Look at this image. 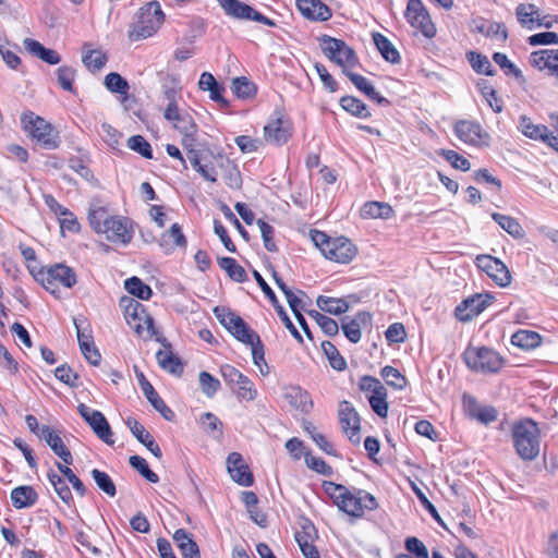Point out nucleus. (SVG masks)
<instances>
[{"instance_id":"43","label":"nucleus","mask_w":558,"mask_h":558,"mask_svg":"<svg viewBox=\"0 0 558 558\" xmlns=\"http://www.w3.org/2000/svg\"><path fill=\"white\" fill-rule=\"evenodd\" d=\"M124 288L130 294L141 300H149L153 294L150 287L137 277L126 279L124 281Z\"/></svg>"},{"instance_id":"63","label":"nucleus","mask_w":558,"mask_h":558,"mask_svg":"<svg viewBox=\"0 0 558 558\" xmlns=\"http://www.w3.org/2000/svg\"><path fill=\"white\" fill-rule=\"evenodd\" d=\"M110 217L111 216H109L104 209L99 208V209L92 211L88 216V219H89V223H90L92 228L97 233H102V231L106 230L105 228H107L106 223H107V220L110 219Z\"/></svg>"},{"instance_id":"36","label":"nucleus","mask_w":558,"mask_h":558,"mask_svg":"<svg viewBox=\"0 0 558 558\" xmlns=\"http://www.w3.org/2000/svg\"><path fill=\"white\" fill-rule=\"evenodd\" d=\"M373 40L383 58L393 64L400 62V54L391 41L380 33H373Z\"/></svg>"},{"instance_id":"60","label":"nucleus","mask_w":558,"mask_h":558,"mask_svg":"<svg viewBox=\"0 0 558 558\" xmlns=\"http://www.w3.org/2000/svg\"><path fill=\"white\" fill-rule=\"evenodd\" d=\"M407 550L413 555V558H428L427 547L417 537L411 536L405 539Z\"/></svg>"},{"instance_id":"19","label":"nucleus","mask_w":558,"mask_h":558,"mask_svg":"<svg viewBox=\"0 0 558 558\" xmlns=\"http://www.w3.org/2000/svg\"><path fill=\"white\" fill-rule=\"evenodd\" d=\"M471 32L482 34L488 38L504 43L508 37L505 24L493 22L483 17L472 20L470 24Z\"/></svg>"},{"instance_id":"64","label":"nucleus","mask_w":558,"mask_h":558,"mask_svg":"<svg viewBox=\"0 0 558 558\" xmlns=\"http://www.w3.org/2000/svg\"><path fill=\"white\" fill-rule=\"evenodd\" d=\"M305 463L310 469L322 475H330L332 473L330 465H328L322 458L314 457L310 452L305 453Z\"/></svg>"},{"instance_id":"57","label":"nucleus","mask_w":558,"mask_h":558,"mask_svg":"<svg viewBox=\"0 0 558 558\" xmlns=\"http://www.w3.org/2000/svg\"><path fill=\"white\" fill-rule=\"evenodd\" d=\"M58 82L60 86L68 92L73 93V81L75 77V70L71 66L63 65L57 70Z\"/></svg>"},{"instance_id":"38","label":"nucleus","mask_w":558,"mask_h":558,"mask_svg":"<svg viewBox=\"0 0 558 558\" xmlns=\"http://www.w3.org/2000/svg\"><path fill=\"white\" fill-rule=\"evenodd\" d=\"M393 209L387 203L367 202L361 209L363 218H383L388 219L392 216Z\"/></svg>"},{"instance_id":"18","label":"nucleus","mask_w":558,"mask_h":558,"mask_svg":"<svg viewBox=\"0 0 558 558\" xmlns=\"http://www.w3.org/2000/svg\"><path fill=\"white\" fill-rule=\"evenodd\" d=\"M227 469L234 482L248 487L254 483L253 474L248 465L244 463L242 456L239 452H231L227 458Z\"/></svg>"},{"instance_id":"15","label":"nucleus","mask_w":558,"mask_h":558,"mask_svg":"<svg viewBox=\"0 0 558 558\" xmlns=\"http://www.w3.org/2000/svg\"><path fill=\"white\" fill-rule=\"evenodd\" d=\"M134 373L137 378V381L141 386L142 391L145 397L151 404V407L158 411L162 417L167 421H173L174 413L173 411L165 403V401L159 397V395L154 389L153 385L146 379L144 373L137 367L134 366Z\"/></svg>"},{"instance_id":"55","label":"nucleus","mask_w":558,"mask_h":558,"mask_svg":"<svg viewBox=\"0 0 558 558\" xmlns=\"http://www.w3.org/2000/svg\"><path fill=\"white\" fill-rule=\"evenodd\" d=\"M233 93L239 98H248L255 94V85L246 77H236L232 82Z\"/></svg>"},{"instance_id":"48","label":"nucleus","mask_w":558,"mask_h":558,"mask_svg":"<svg viewBox=\"0 0 558 558\" xmlns=\"http://www.w3.org/2000/svg\"><path fill=\"white\" fill-rule=\"evenodd\" d=\"M130 465L135 469L145 480L150 483H158L159 476L153 472L146 460L140 456H131L129 459Z\"/></svg>"},{"instance_id":"4","label":"nucleus","mask_w":558,"mask_h":558,"mask_svg":"<svg viewBox=\"0 0 558 558\" xmlns=\"http://www.w3.org/2000/svg\"><path fill=\"white\" fill-rule=\"evenodd\" d=\"M320 48L324 54L332 62L342 68L343 73L350 71L357 63L355 51L343 40L323 35L320 38Z\"/></svg>"},{"instance_id":"11","label":"nucleus","mask_w":558,"mask_h":558,"mask_svg":"<svg viewBox=\"0 0 558 558\" xmlns=\"http://www.w3.org/2000/svg\"><path fill=\"white\" fill-rule=\"evenodd\" d=\"M405 17L409 23L418 28L424 36L433 37L435 27L430 21L429 14L421 0H409L405 11Z\"/></svg>"},{"instance_id":"28","label":"nucleus","mask_w":558,"mask_h":558,"mask_svg":"<svg viewBox=\"0 0 558 558\" xmlns=\"http://www.w3.org/2000/svg\"><path fill=\"white\" fill-rule=\"evenodd\" d=\"M23 45L29 53L38 57L48 64H58L61 61V57L56 50L44 47L35 39L25 38Z\"/></svg>"},{"instance_id":"22","label":"nucleus","mask_w":558,"mask_h":558,"mask_svg":"<svg viewBox=\"0 0 558 558\" xmlns=\"http://www.w3.org/2000/svg\"><path fill=\"white\" fill-rule=\"evenodd\" d=\"M264 135L267 143L282 145L290 137V129L287 121L280 117L270 120L264 128Z\"/></svg>"},{"instance_id":"9","label":"nucleus","mask_w":558,"mask_h":558,"mask_svg":"<svg viewBox=\"0 0 558 558\" xmlns=\"http://www.w3.org/2000/svg\"><path fill=\"white\" fill-rule=\"evenodd\" d=\"M217 2L223 9L225 13L233 19L252 20L268 26L276 25L272 20L240 0H217Z\"/></svg>"},{"instance_id":"62","label":"nucleus","mask_w":558,"mask_h":558,"mask_svg":"<svg viewBox=\"0 0 558 558\" xmlns=\"http://www.w3.org/2000/svg\"><path fill=\"white\" fill-rule=\"evenodd\" d=\"M531 46L558 45V34L555 32H542L527 37Z\"/></svg>"},{"instance_id":"12","label":"nucleus","mask_w":558,"mask_h":558,"mask_svg":"<svg viewBox=\"0 0 558 558\" xmlns=\"http://www.w3.org/2000/svg\"><path fill=\"white\" fill-rule=\"evenodd\" d=\"M338 416L341 428L348 435L350 441L355 445L360 444L361 420L349 401L340 402Z\"/></svg>"},{"instance_id":"32","label":"nucleus","mask_w":558,"mask_h":558,"mask_svg":"<svg viewBox=\"0 0 558 558\" xmlns=\"http://www.w3.org/2000/svg\"><path fill=\"white\" fill-rule=\"evenodd\" d=\"M158 365L166 372L174 376H181L183 373V364L170 349L159 350L156 353Z\"/></svg>"},{"instance_id":"44","label":"nucleus","mask_w":558,"mask_h":558,"mask_svg":"<svg viewBox=\"0 0 558 558\" xmlns=\"http://www.w3.org/2000/svg\"><path fill=\"white\" fill-rule=\"evenodd\" d=\"M47 476L60 499L66 505H70L73 500V496L64 480L53 471H49Z\"/></svg>"},{"instance_id":"33","label":"nucleus","mask_w":558,"mask_h":558,"mask_svg":"<svg viewBox=\"0 0 558 558\" xmlns=\"http://www.w3.org/2000/svg\"><path fill=\"white\" fill-rule=\"evenodd\" d=\"M46 271L51 279L64 288H72L77 281L74 270L64 264H56Z\"/></svg>"},{"instance_id":"47","label":"nucleus","mask_w":558,"mask_h":558,"mask_svg":"<svg viewBox=\"0 0 558 558\" xmlns=\"http://www.w3.org/2000/svg\"><path fill=\"white\" fill-rule=\"evenodd\" d=\"M468 60L475 72L485 75H495V70L486 56L471 51L468 53Z\"/></svg>"},{"instance_id":"58","label":"nucleus","mask_w":558,"mask_h":558,"mask_svg":"<svg viewBox=\"0 0 558 558\" xmlns=\"http://www.w3.org/2000/svg\"><path fill=\"white\" fill-rule=\"evenodd\" d=\"M440 155L451 163L456 169L462 171H469L471 169V162L463 156L459 155L454 150L442 149Z\"/></svg>"},{"instance_id":"30","label":"nucleus","mask_w":558,"mask_h":558,"mask_svg":"<svg viewBox=\"0 0 558 558\" xmlns=\"http://www.w3.org/2000/svg\"><path fill=\"white\" fill-rule=\"evenodd\" d=\"M371 320V315L367 312H360L350 322H342L341 329L344 336L352 342L357 343L361 340L362 331L361 325Z\"/></svg>"},{"instance_id":"26","label":"nucleus","mask_w":558,"mask_h":558,"mask_svg":"<svg viewBox=\"0 0 558 558\" xmlns=\"http://www.w3.org/2000/svg\"><path fill=\"white\" fill-rule=\"evenodd\" d=\"M557 20L558 17L544 14L534 4L525 5V27L529 29H535L539 27L550 28L553 27L554 22H558Z\"/></svg>"},{"instance_id":"31","label":"nucleus","mask_w":558,"mask_h":558,"mask_svg":"<svg viewBox=\"0 0 558 558\" xmlns=\"http://www.w3.org/2000/svg\"><path fill=\"white\" fill-rule=\"evenodd\" d=\"M37 499L38 495L32 486H19L11 492V501L16 509L32 507Z\"/></svg>"},{"instance_id":"17","label":"nucleus","mask_w":558,"mask_h":558,"mask_svg":"<svg viewBox=\"0 0 558 558\" xmlns=\"http://www.w3.org/2000/svg\"><path fill=\"white\" fill-rule=\"evenodd\" d=\"M120 305L124 307V316L129 326L138 336H143L144 327L142 325V319L147 313L144 305L130 296L121 298Z\"/></svg>"},{"instance_id":"14","label":"nucleus","mask_w":558,"mask_h":558,"mask_svg":"<svg viewBox=\"0 0 558 558\" xmlns=\"http://www.w3.org/2000/svg\"><path fill=\"white\" fill-rule=\"evenodd\" d=\"M476 265L485 271L498 286L506 287L510 283V272L507 266L490 255H480L476 257Z\"/></svg>"},{"instance_id":"3","label":"nucleus","mask_w":558,"mask_h":558,"mask_svg":"<svg viewBox=\"0 0 558 558\" xmlns=\"http://www.w3.org/2000/svg\"><path fill=\"white\" fill-rule=\"evenodd\" d=\"M376 498L360 488L347 489L337 507L353 518H362L365 510L372 511L378 508Z\"/></svg>"},{"instance_id":"54","label":"nucleus","mask_w":558,"mask_h":558,"mask_svg":"<svg viewBox=\"0 0 558 558\" xmlns=\"http://www.w3.org/2000/svg\"><path fill=\"white\" fill-rule=\"evenodd\" d=\"M250 345L252 347V357L254 364L259 367V371L263 375H267L269 371L265 362L264 345L258 335L255 341Z\"/></svg>"},{"instance_id":"34","label":"nucleus","mask_w":558,"mask_h":558,"mask_svg":"<svg viewBox=\"0 0 558 558\" xmlns=\"http://www.w3.org/2000/svg\"><path fill=\"white\" fill-rule=\"evenodd\" d=\"M160 246L167 252L186 246V239L179 223H173L168 231L161 234Z\"/></svg>"},{"instance_id":"46","label":"nucleus","mask_w":558,"mask_h":558,"mask_svg":"<svg viewBox=\"0 0 558 558\" xmlns=\"http://www.w3.org/2000/svg\"><path fill=\"white\" fill-rule=\"evenodd\" d=\"M322 349L326 354L330 366L336 371H344L347 368V362L339 353L338 349L330 341H323Z\"/></svg>"},{"instance_id":"50","label":"nucleus","mask_w":558,"mask_h":558,"mask_svg":"<svg viewBox=\"0 0 558 558\" xmlns=\"http://www.w3.org/2000/svg\"><path fill=\"white\" fill-rule=\"evenodd\" d=\"M381 376L387 385L395 389L402 390L407 386V378L392 366H385L381 369Z\"/></svg>"},{"instance_id":"6","label":"nucleus","mask_w":558,"mask_h":558,"mask_svg":"<svg viewBox=\"0 0 558 558\" xmlns=\"http://www.w3.org/2000/svg\"><path fill=\"white\" fill-rule=\"evenodd\" d=\"M463 355L466 365L475 372L496 373L502 365V357L486 347L468 348Z\"/></svg>"},{"instance_id":"8","label":"nucleus","mask_w":558,"mask_h":558,"mask_svg":"<svg viewBox=\"0 0 558 558\" xmlns=\"http://www.w3.org/2000/svg\"><path fill=\"white\" fill-rule=\"evenodd\" d=\"M77 411L93 432L107 445H113V433L105 415L98 410H92L84 403L77 405Z\"/></svg>"},{"instance_id":"2","label":"nucleus","mask_w":558,"mask_h":558,"mask_svg":"<svg viewBox=\"0 0 558 558\" xmlns=\"http://www.w3.org/2000/svg\"><path fill=\"white\" fill-rule=\"evenodd\" d=\"M165 21V14L158 1H150L137 13V21L131 26L128 37L137 41L155 34Z\"/></svg>"},{"instance_id":"40","label":"nucleus","mask_w":558,"mask_h":558,"mask_svg":"<svg viewBox=\"0 0 558 558\" xmlns=\"http://www.w3.org/2000/svg\"><path fill=\"white\" fill-rule=\"evenodd\" d=\"M340 106L343 110L348 111L349 113L356 118L366 119L371 117V111L368 110L367 106L356 97H341Z\"/></svg>"},{"instance_id":"35","label":"nucleus","mask_w":558,"mask_h":558,"mask_svg":"<svg viewBox=\"0 0 558 558\" xmlns=\"http://www.w3.org/2000/svg\"><path fill=\"white\" fill-rule=\"evenodd\" d=\"M107 54L100 49H90L89 44H84L82 62L90 71H99L107 63Z\"/></svg>"},{"instance_id":"24","label":"nucleus","mask_w":558,"mask_h":558,"mask_svg":"<svg viewBox=\"0 0 558 558\" xmlns=\"http://www.w3.org/2000/svg\"><path fill=\"white\" fill-rule=\"evenodd\" d=\"M126 425L130 428L133 436L141 444H143L156 458H161L162 452L160 447L154 440L149 432H147L140 422H137L135 418L129 417L126 420Z\"/></svg>"},{"instance_id":"23","label":"nucleus","mask_w":558,"mask_h":558,"mask_svg":"<svg viewBox=\"0 0 558 558\" xmlns=\"http://www.w3.org/2000/svg\"><path fill=\"white\" fill-rule=\"evenodd\" d=\"M105 228L102 231L106 234V238L111 242H120L126 244L132 239V231L128 228V221L123 219H119L116 217H110L107 220Z\"/></svg>"},{"instance_id":"56","label":"nucleus","mask_w":558,"mask_h":558,"mask_svg":"<svg viewBox=\"0 0 558 558\" xmlns=\"http://www.w3.org/2000/svg\"><path fill=\"white\" fill-rule=\"evenodd\" d=\"M257 226L259 228L265 248L269 252H277L278 248L274 241V227L262 219L257 220Z\"/></svg>"},{"instance_id":"29","label":"nucleus","mask_w":558,"mask_h":558,"mask_svg":"<svg viewBox=\"0 0 558 558\" xmlns=\"http://www.w3.org/2000/svg\"><path fill=\"white\" fill-rule=\"evenodd\" d=\"M345 75L349 80L354 84V86L365 94L369 99L376 101L379 105H388L389 101L385 97L380 96L372 83L364 76L353 73L351 71H345Z\"/></svg>"},{"instance_id":"61","label":"nucleus","mask_w":558,"mask_h":558,"mask_svg":"<svg viewBox=\"0 0 558 558\" xmlns=\"http://www.w3.org/2000/svg\"><path fill=\"white\" fill-rule=\"evenodd\" d=\"M493 60L497 63L507 75H513L515 77L521 76V70L514 65L505 53L495 52Z\"/></svg>"},{"instance_id":"10","label":"nucleus","mask_w":558,"mask_h":558,"mask_svg":"<svg viewBox=\"0 0 558 558\" xmlns=\"http://www.w3.org/2000/svg\"><path fill=\"white\" fill-rule=\"evenodd\" d=\"M494 300L488 293H477L463 300L454 311L460 322H470L480 315Z\"/></svg>"},{"instance_id":"45","label":"nucleus","mask_w":558,"mask_h":558,"mask_svg":"<svg viewBox=\"0 0 558 558\" xmlns=\"http://www.w3.org/2000/svg\"><path fill=\"white\" fill-rule=\"evenodd\" d=\"M90 475L100 490H102L109 497L116 496V485L111 477L106 472L100 471L98 469H93L90 471Z\"/></svg>"},{"instance_id":"5","label":"nucleus","mask_w":558,"mask_h":558,"mask_svg":"<svg viewBox=\"0 0 558 558\" xmlns=\"http://www.w3.org/2000/svg\"><path fill=\"white\" fill-rule=\"evenodd\" d=\"M24 128L36 142L45 149H56L59 146V136L51 124L43 118L27 112L22 116Z\"/></svg>"},{"instance_id":"52","label":"nucleus","mask_w":558,"mask_h":558,"mask_svg":"<svg viewBox=\"0 0 558 558\" xmlns=\"http://www.w3.org/2000/svg\"><path fill=\"white\" fill-rule=\"evenodd\" d=\"M128 147L147 159L153 158L150 144L142 135H133L128 140Z\"/></svg>"},{"instance_id":"49","label":"nucleus","mask_w":558,"mask_h":558,"mask_svg":"<svg viewBox=\"0 0 558 558\" xmlns=\"http://www.w3.org/2000/svg\"><path fill=\"white\" fill-rule=\"evenodd\" d=\"M105 86L111 93L126 95L129 92V83L125 78H123L119 73L112 72L106 75L105 77Z\"/></svg>"},{"instance_id":"20","label":"nucleus","mask_w":558,"mask_h":558,"mask_svg":"<svg viewBox=\"0 0 558 558\" xmlns=\"http://www.w3.org/2000/svg\"><path fill=\"white\" fill-rule=\"evenodd\" d=\"M39 438H43L50 449L65 463L72 464L73 457L70 450L64 445L63 440L59 435L54 433V430L48 426L44 425L40 427V434H38Z\"/></svg>"},{"instance_id":"25","label":"nucleus","mask_w":558,"mask_h":558,"mask_svg":"<svg viewBox=\"0 0 558 558\" xmlns=\"http://www.w3.org/2000/svg\"><path fill=\"white\" fill-rule=\"evenodd\" d=\"M541 451V430L533 420L525 418V460H532Z\"/></svg>"},{"instance_id":"41","label":"nucleus","mask_w":558,"mask_h":558,"mask_svg":"<svg viewBox=\"0 0 558 558\" xmlns=\"http://www.w3.org/2000/svg\"><path fill=\"white\" fill-rule=\"evenodd\" d=\"M286 399L289 401L290 405L304 413L310 412L313 408V402L308 393L300 388H292L288 391Z\"/></svg>"},{"instance_id":"7","label":"nucleus","mask_w":558,"mask_h":558,"mask_svg":"<svg viewBox=\"0 0 558 558\" xmlns=\"http://www.w3.org/2000/svg\"><path fill=\"white\" fill-rule=\"evenodd\" d=\"M214 313L219 323L232 333L234 338L245 344H252L257 333L235 313L226 307H215Z\"/></svg>"},{"instance_id":"16","label":"nucleus","mask_w":558,"mask_h":558,"mask_svg":"<svg viewBox=\"0 0 558 558\" xmlns=\"http://www.w3.org/2000/svg\"><path fill=\"white\" fill-rule=\"evenodd\" d=\"M529 61L532 66L545 71L547 75L558 80V49H541L531 53Z\"/></svg>"},{"instance_id":"21","label":"nucleus","mask_w":558,"mask_h":558,"mask_svg":"<svg viewBox=\"0 0 558 558\" xmlns=\"http://www.w3.org/2000/svg\"><path fill=\"white\" fill-rule=\"evenodd\" d=\"M301 14L313 21H327L331 17L330 8L320 0H296Z\"/></svg>"},{"instance_id":"37","label":"nucleus","mask_w":558,"mask_h":558,"mask_svg":"<svg viewBox=\"0 0 558 558\" xmlns=\"http://www.w3.org/2000/svg\"><path fill=\"white\" fill-rule=\"evenodd\" d=\"M316 304L323 312L332 315H341L350 308L349 303L344 299H336L325 295H319L316 300Z\"/></svg>"},{"instance_id":"27","label":"nucleus","mask_w":558,"mask_h":558,"mask_svg":"<svg viewBox=\"0 0 558 558\" xmlns=\"http://www.w3.org/2000/svg\"><path fill=\"white\" fill-rule=\"evenodd\" d=\"M173 539L180 548L183 558H201L198 545L184 529L177 530L173 534Z\"/></svg>"},{"instance_id":"39","label":"nucleus","mask_w":558,"mask_h":558,"mask_svg":"<svg viewBox=\"0 0 558 558\" xmlns=\"http://www.w3.org/2000/svg\"><path fill=\"white\" fill-rule=\"evenodd\" d=\"M174 116L175 117L167 120L173 122V126L182 134V136L196 135L197 125L190 113L177 110Z\"/></svg>"},{"instance_id":"51","label":"nucleus","mask_w":558,"mask_h":558,"mask_svg":"<svg viewBox=\"0 0 558 558\" xmlns=\"http://www.w3.org/2000/svg\"><path fill=\"white\" fill-rule=\"evenodd\" d=\"M492 217L505 231H507L512 236L517 238L521 235V225L514 218L498 213H494Z\"/></svg>"},{"instance_id":"53","label":"nucleus","mask_w":558,"mask_h":558,"mask_svg":"<svg viewBox=\"0 0 558 558\" xmlns=\"http://www.w3.org/2000/svg\"><path fill=\"white\" fill-rule=\"evenodd\" d=\"M198 378L203 393L208 398H213L220 388V381L205 371L199 373Z\"/></svg>"},{"instance_id":"1","label":"nucleus","mask_w":558,"mask_h":558,"mask_svg":"<svg viewBox=\"0 0 558 558\" xmlns=\"http://www.w3.org/2000/svg\"><path fill=\"white\" fill-rule=\"evenodd\" d=\"M310 235L314 245L332 262L349 264L357 254V247L344 236L330 238L318 230H312Z\"/></svg>"},{"instance_id":"42","label":"nucleus","mask_w":558,"mask_h":558,"mask_svg":"<svg viewBox=\"0 0 558 558\" xmlns=\"http://www.w3.org/2000/svg\"><path fill=\"white\" fill-rule=\"evenodd\" d=\"M218 265L228 274L229 278L236 282H244L247 280L245 269L236 263L232 257L218 258Z\"/></svg>"},{"instance_id":"13","label":"nucleus","mask_w":558,"mask_h":558,"mask_svg":"<svg viewBox=\"0 0 558 558\" xmlns=\"http://www.w3.org/2000/svg\"><path fill=\"white\" fill-rule=\"evenodd\" d=\"M454 133L460 141L472 146H487L489 135L483 131L480 123L469 120H459L454 124Z\"/></svg>"},{"instance_id":"59","label":"nucleus","mask_w":558,"mask_h":558,"mask_svg":"<svg viewBox=\"0 0 558 558\" xmlns=\"http://www.w3.org/2000/svg\"><path fill=\"white\" fill-rule=\"evenodd\" d=\"M236 386H238L236 396H238L239 399L245 400V401H253V400H255V398L257 396V391L254 388V385L250 380L248 377H246L244 375L242 380H240V383L236 384Z\"/></svg>"}]
</instances>
